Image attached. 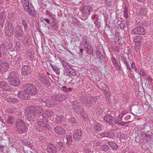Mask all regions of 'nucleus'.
Returning a JSON list of instances; mask_svg holds the SVG:
<instances>
[{
  "label": "nucleus",
  "instance_id": "21",
  "mask_svg": "<svg viewBox=\"0 0 153 153\" xmlns=\"http://www.w3.org/2000/svg\"><path fill=\"white\" fill-rule=\"evenodd\" d=\"M137 12L138 14H140L141 15H145L146 14V10L144 7H141L137 10Z\"/></svg>",
  "mask_w": 153,
  "mask_h": 153
},
{
  "label": "nucleus",
  "instance_id": "36",
  "mask_svg": "<svg viewBox=\"0 0 153 153\" xmlns=\"http://www.w3.org/2000/svg\"><path fill=\"white\" fill-rule=\"evenodd\" d=\"M59 26V24L57 22H54L53 23L52 22L51 27L53 30H57L58 29Z\"/></svg>",
  "mask_w": 153,
  "mask_h": 153
},
{
  "label": "nucleus",
  "instance_id": "24",
  "mask_svg": "<svg viewBox=\"0 0 153 153\" xmlns=\"http://www.w3.org/2000/svg\"><path fill=\"white\" fill-rule=\"evenodd\" d=\"M5 15L4 13L0 14V25L3 28L5 20Z\"/></svg>",
  "mask_w": 153,
  "mask_h": 153
},
{
  "label": "nucleus",
  "instance_id": "25",
  "mask_svg": "<svg viewBox=\"0 0 153 153\" xmlns=\"http://www.w3.org/2000/svg\"><path fill=\"white\" fill-rule=\"evenodd\" d=\"M5 100L10 103H16L18 102V100L15 97H8L6 98Z\"/></svg>",
  "mask_w": 153,
  "mask_h": 153
},
{
  "label": "nucleus",
  "instance_id": "20",
  "mask_svg": "<svg viewBox=\"0 0 153 153\" xmlns=\"http://www.w3.org/2000/svg\"><path fill=\"white\" fill-rule=\"evenodd\" d=\"M84 10L85 13L84 16H88L92 11L91 7L88 6L84 7Z\"/></svg>",
  "mask_w": 153,
  "mask_h": 153
},
{
  "label": "nucleus",
  "instance_id": "34",
  "mask_svg": "<svg viewBox=\"0 0 153 153\" xmlns=\"http://www.w3.org/2000/svg\"><path fill=\"white\" fill-rule=\"evenodd\" d=\"M52 114V112L48 111H46L42 114V116L43 117H51Z\"/></svg>",
  "mask_w": 153,
  "mask_h": 153
},
{
  "label": "nucleus",
  "instance_id": "6",
  "mask_svg": "<svg viewBox=\"0 0 153 153\" xmlns=\"http://www.w3.org/2000/svg\"><path fill=\"white\" fill-rule=\"evenodd\" d=\"M23 88L24 90L27 91L29 96L35 95L37 93V89L34 85L31 84L25 85Z\"/></svg>",
  "mask_w": 153,
  "mask_h": 153
},
{
  "label": "nucleus",
  "instance_id": "12",
  "mask_svg": "<svg viewBox=\"0 0 153 153\" xmlns=\"http://www.w3.org/2000/svg\"><path fill=\"white\" fill-rule=\"evenodd\" d=\"M0 87L3 90L7 91H10L12 90V88L7 83L4 81H2L0 82Z\"/></svg>",
  "mask_w": 153,
  "mask_h": 153
},
{
  "label": "nucleus",
  "instance_id": "2",
  "mask_svg": "<svg viewBox=\"0 0 153 153\" xmlns=\"http://www.w3.org/2000/svg\"><path fill=\"white\" fill-rule=\"evenodd\" d=\"M16 131L19 133L21 134L27 131V128L25 122L21 119H18L15 122Z\"/></svg>",
  "mask_w": 153,
  "mask_h": 153
},
{
  "label": "nucleus",
  "instance_id": "63",
  "mask_svg": "<svg viewBox=\"0 0 153 153\" xmlns=\"http://www.w3.org/2000/svg\"><path fill=\"white\" fill-rule=\"evenodd\" d=\"M147 79L149 82H152L153 81V79L149 77H147Z\"/></svg>",
  "mask_w": 153,
  "mask_h": 153
},
{
  "label": "nucleus",
  "instance_id": "51",
  "mask_svg": "<svg viewBox=\"0 0 153 153\" xmlns=\"http://www.w3.org/2000/svg\"><path fill=\"white\" fill-rule=\"evenodd\" d=\"M86 51L88 54H91L93 52V48H87Z\"/></svg>",
  "mask_w": 153,
  "mask_h": 153
},
{
  "label": "nucleus",
  "instance_id": "55",
  "mask_svg": "<svg viewBox=\"0 0 153 153\" xmlns=\"http://www.w3.org/2000/svg\"><path fill=\"white\" fill-rule=\"evenodd\" d=\"M137 73L140 76H142L143 77L145 76V73L143 71H140L139 72V71H138V73Z\"/></svg>",
  "mask_w": 153,
  "mask_h": 153
},
{
  "label": "nucleus",
  "instance_id": "61",
  "mask_svg": "<svg viewBox=\"0 0 153 153\" xmlns=\"http://www.w3.org/2000/svg\"><path fill=\"white\" fill-rule=\"evenodd\" d=\"M122 60L124 64H125L127 62L126 58L124 57H122Z\"/></svg>",
  "mask_w": 153,
  "mask_h": 153
},
{
  "label": "nucleus",
  "instance_id": "64",
  "mask_svg": "<svg viewBox=\"0 0 153 153\" xmlns=\"http://www.w3.org/2000/svg\"><path fill=\"white\" fill-rule=\"evenodd\" d=\"M45 14L46 15H48L49 16L52 15L50 12H49L48 10L46 11Z\"/></svg>",
  "mask_w": 153,
  "mask_h": 153
},
{
  "label": "nucleus",
  "instance_id": "46",
  "mask_svg": "<svg viewBox=\"0 0 153 153\" xmlns=\"http://www.w3.org/2000/svg\"><path fill=\"white\" fill-rule=\"evenodd\" d=\"M107 137L109 138H113L115 136L114 133L112 131L108 132Z\"/></svg>",
  "mask_w": 153,
  "mask_h": 153
},
{
  "label": "nucleus",
  "instance_id": "27",
  "mask_svg": "<svg viewBox=\"0 0 153 153\" xmlns=\"http://www.w3.org/2000/svg\"><path fill=\"white\" fill-rule=\"evenodd\" d=\"M108 144L114 150H117L118 148V145L115 143L111 142H108Z\"/></svg>",
  "mask_w": 153,
  "mask_h": 153
},
{
  "label": "nucleus",
  "instance_id": "40",
  "mask_svg": "<svg viewBox=\"0 0 153 153\" xmlns=\"http://www.w3.org/2000/svg\"><path fill=\"white\" fill-rule=\"evenodd\" d=\"M71 18L72 19V20H70L69 22L70 23H71L73 24H76L77 25H78L79 22L75 18H74L73 16H71Z\"/></svg>",
  "mask_w": 153,
  "mask_h": 153
},
{
  "label": "nucleus",
  "instance_id": "42",
  "mask_svg": "<svg viewBox=\"0 0 153 153\" xmlns=\"http://www.w3.org/2000/svg\"><path fill=\"white\" fill-rule=\"evenodd\" d=\"M111 60L113 63L114 65V66L116 68H119V66L118 64L117 63V61L116 60V59L115 57H111Z\"/></svg>",
  "mask_w": 153,
  "mask_h": 153
},
{
  "label": "nucleus",
  "instance_id": "9",
  "mask_svg": "<svg viewBox=\"0 0 153 153\" xmlns=\"http://www.w3.org/2000/svg\"><path fill=\"white\" fill-rule=\"evenodd\" d=\"M103 119L105 122L108 123L110 125H114L116 123L115 119L109 114H106L104 117Z\"/></svg>",
  "mask_w": 153,
  "mask_h": 153
},
{
  "label": "nucleus",
  "instance_id": "59",
  "mask_svg": "<svg viewBox=\"0 0 153 153\" xmlns=\"http://www.w3.org/2000/svg\"><path fill=\"white\" fill-rule=\"evenodd\" d=\"M75 121V119L74 118H72L71 119H68V121L69 122L71 123H73Z\"/></svg>",
  "mask_w": 153,
  "mask_h": 153
},
{
  "label": "nucleus",
  "instance_id": "26",
  "mask_svg": "<svg viewBox=\"0 0 153 153\" xmlns=\"http://www.w3.org/2000/svg\"><path fill=\"white\" fill-rule=\"evenodd\" d=\"M123 11V15L126 19H127L128 16V14L130 13L128 11V7H124Z\"/></svg>",
  "mask_w": 153,
  "mask_h": 153
},
{
  "label": "nucleus",
  "instance_id": "1",
  "mask_svg": "<svg viewBox=\"0 0 153 153\" xmlns=\"http://www.w3.org/2000/svg\"><path fill=\"white\" fill-rule=\"evenodd\" d=\"M26 110L27 117L29 120H33L35 117L38 116L42 111V107L38 106L29 107Z\"/></svg>",
  "mask_w": 153,
  "mask_h": 153
},
{
  "label": "nucleus",
  "instance_id": "28",
  "mask_svg": "<svg viewBox=\"0 0 153 153\" xmlns=\"http://www.w3.org/2000/svg\"><path fill=\"white\" fill-rule=\"evenodd\" d=\"M22 24L24 27V30L26 31H27L29 30V27L26 20L25 19L22 20Z\"/></svg>",
  "mask_w": 153,
  "mask_h": 153
},
{
  "label": "nucleus",
  "instance_id": "53",
  "mask_svg": "<svg viewBox=\"0 0 153 153\" xmlns=\"http://www.w3.org/2000/svg\"><path fill=\"white\" fill-rule=\"evenodd\" d=\"M44 21H45L48 24H51L50 20L48 19L44 18V19H42V22H44Z\"/></svg>",
  "mask_w": 153,
  "mask_h": 153
},
{
  "label": "nucleus",
  "instance_id": "17",
  "mask_svg": "<svg viewBox=\"0 0 153 153\" xmlns=\"http://www.w3.org/2000/svg\"><path fill=\"white\" fill-rule=\"evenodd\" d=\"M37 124L44 130L48 129L50 128V126L47 123H45L42 121H39Z\"/></svg>",
  "mask_w": 153,
  "mask_h": 153
},
{
  "label": "nucleus",
  "instance_id": "38",
  "mask_svg": "<svg viewBox=\"0 0 153 153\" xmlns=\"http://www.w3.org/2000/svg\"><path fill=\"white\" fill-rule=\"evenodd\" d=\"M5 28H8L9 29H13V25L9 21H7L5 25Z\"/></svg>",
  "mask_w": 153,
  "mask_h": 153
},
{
  "label": "nucleus",
  "instance_id": "8",
  "mask_svg": "<svg viewBox=\"0 0 153 153\" xmlns=\"http://www.w3.org/2000/svg\"><path fill=\"white\" fill-rule=\"evenodd\" d=\"M132 32L134 34H140L144 35L146 31L144 28L142 27H137L134 28L132 30Z\"/></svg>",
  "mask_w": 153,
  "mask_h": 153
},
{
  "label": "nucleus",
  "instance_id": "15",
  "mask_svg": "<svg viewBox=\"0 0 153 153\" xmlns=\"http://www.w3.org/2000/svg\"><path fill=\"white\" fill-rule=\"evenodd\" d=\"M47 150L48 153H56V147L51 143L48 144Z\"/></svg>",
  "mask_w": 153,
  "mask_h": 153
},
{
  "label": "nucleus",
  "instance_id": "48",
  "mask_svg": "<svg viewBox=\"0 0 153 153\" xmlns=\"http://www.w3.org/2000/svg\"><path fill=\"white\" fill-rule=\"evenodd\" d=\"M30 38V36L29 35L25 34L24 36V39L25 40H26L27 42Z\"/></svg>",
  "mask_w": 153,
  "mask_h": 153
},
{
  "label": "nucleus",
  "instance_id": "32",
  "mask_svg": "<svg viewBox=\"0 0 153 153\" xmlns=\"http://www.w3.org/2000/svg\"><path fill=\"white\" fill-rule=\"evenodd\" d=\"M99 15L96 13L94 14L91 17V19L92 20H94L95 22L98 23V21L99 20Z\"/></svg>",
  "mask_w": 153,
  "mask_h": 153
},
{
  "label": "nucleus",
  "instance_id": "31",
  "mask_svg": "<svg viewBox=\"0 0 153 153\" xmlns=\"http://www.w3.org/2000/svg\"><path fill=\"white\" fill-rule=\"evenodd\" d=\"M51 67L53 68V71L57 74H60V68L56 65H51Z\"/></svg>",
  "mask_w": 153,
  "mask_h": 153
},
{
  "label": "nucleus",
  "instance_id": "18",
  "mask_svg": "<svg viewBox=\"0 0 153 153\" xmlns=\"http://www.w3.org/2000/svg\"><path fill=\"white\" fill-rule=\"evenodd\" d=\"M114 40L117 45H122V37L119 36V33H117L115 34Z\"/></svg>",
  "mask_w": 153,
  "mask_h": 153
},
{
  "label": "nucleus",
  "instance_id": "37",
  "mask_svg": "<svg viewBox=\"0 0 153 153\" xmlns=\"http://www.w3.org/2000/svg\"><path fill=\"white\" fill-rule=\"evenodd\" d=\"M94 129L97 131H100L101 130V125L98 123L95 124L94 126Z\"/></svg>",
  "mask_w": 153,
  "mask_h": 153
},
{
  "label": "nucleus",
  "instance_id": "47",
  "mask_svg": "<svg viewBox=\"0 0 153 153\" xmlns=\"http://www.w3.org/2000/svg\"><path fill=\"white\" fill-rule=\"evenodd\" d=\"M109 149V146L106 145H103L101 148V149L105 151L108 150Z\"/></svg>",
  "mask_w": 153,
  "mask_h": 153
},
{
  "label": "nucleus",
  "instance_id": "23",
  "mask_svg": "<svg viewBox=\"0 0 153 153\" xmlns=\"http://www.w3.org/2000/svg\"><path fill=\"white\" fill-rule=\"evenodd\" d=\"M127 26V22L125 20H122L118 25V28H120L121 29H124Z\"/></svg>",
  "mask_w": 153,
  "mask_h": 153
},
{
  "label": "nucleus",
  "instance_id": "60",
  "mask_svg": "<svg viewBox=\"0 0 153 153\" xmlns=\"http://www.w3.org/2000/svg\"><path fill=\"white\" fill-rule=\"evenodd\" d=\"M50 17L51 19V20L53 21V22H54L55 21V20H56V18L53 16L52 15L50 16Z\"/></svg>",
  "mask_w": 153,
  "mask_h": 153
},
{
  "label": "nucleus",
  "instance_id": "3",
  "mask_svg": "<svg viewBox=\"0 0 153 153\" xmlns=\"http://www.w3.org/2000/svg\"><path fill=\"white\" fill-rule=\"evenodd\" d=\"M9 84L12 86H16L20 84L19 78V75L16 72H11L7 78Z\"/></svg>",
  "mask_w": 153,
  "mask_h": 153
},
{
  "label": "nucleus",
  "instance_id": "58",
  "mask_svg": "<svg viewBox=\"0 0 153 153\" xmlns=\"http://www.w3.org/2000/svg\"><path fill=\"white\" fill-rule=\"evenodd\" d=\"M134 48H139L140 47V42H135Z\"/></svg>",
  "mask_w": 153,
  "mask_h": 153
},
{
  "label": "nucleus",
  "instance_id": "41",
  "mask_svg": "<svg viewBox=\"0 0 153 153\" xmlns=\"http://www.w3.org/2000/svg\"><path fill=\"white\" fill-rule=\"evenodd\" d=\"M97 60L101 62L103 61V60L104 59V57L102 54H99L97 55Z\"/></svg>",
  "mask_w": 153,
  "mask_h": 153
},
{
  "label": "nucleus",
  "instance_id": "49",
  "mask_svg": "<svg viewBox=\"0 0 153 153\" xmlns=\"http://www.w3.org/2000/svg\"><path fill=\"white\" fill-rule=\"evenodd\" d=\"M108 132H105L104 133H101L100 134V136L102 137H107Z\"/></svg>",
  "mask_w": 153,
  "mask_h": 153
},
{
  "label": "nucleus",
  "instance_id": "56",
  "mask_svg": "<svg viewBox=\"0 0 153 153\" xmlns=\"http://www.w3.org/2000/svg\"><path fill=\"white\" fill-rule=\"evenodd\" d=\"M127 112H128L127 111H123L119 114V116H121V117H123V116L124 114L127 113Z\"/></svg>",
  "mask_w": 153,
  "mask_h": 153
},
{
  "label": "nucleus",
  "instance_id": "13",
  "mask_svg": "<svg viewBox=\"0 0 153 153\" xmlns=\"http://www.w3.org/2000/svg\"><path fill=\"white\" fill-rule=\"evenodd\" d=\"M53 130L57 134L60 135H64L65 133V130L62 127L59 126L55 127Z\"/></svg>",
  "mask_w": 153,
  "mask_h": 153
},
{
  "label": "nucleus",
  "instance_id": "43",
  "mask_svg": "<svg viewBox=\"0 0 153 153\" xmlns=\"http://www.w3.org/2000/svg\"><path fill=\"white\" fill-rule=\"evenodd\" d=\"M131 67L132 69H134V70L135 72H136L137 73H138V70L136 67L135 64L134 62H132L131 65Z\"/></svg>",
  "mask_w": 153,
  "mask_h": 153
},
{
  "label": "nucleus",
  "instance_id": "11",
  "mask_svg": "<svg viewBox=\"0 0 153 153\" xmlns=\"http://www.w3.org/2000/svg\"><path fill=\"white\" fill-rule=\"evenodd\" d=\"M17 95L19 98L22 100L28 99L30 97L27 91L25 90L19 91Z\"/></svg>",
  "mask_w": 153,
  "mask_h": 153
},
{
  "label": "nucleus",
  "instance_id": "29",
  "mask_svg": "<svg viewBox=\"0 0 153 153\" xmlns=\"http://www.w3.org/2000/svg\"><path fill=\"white\" fill-rule=\"evenodd\" d=\"M83 104L87 107H90L91 105V103L89 100L84 99L82 100Z\"/></svg>",
  "mask_w": 153,
  "mask_h": 153
},
{
  "label": "nucleus",
  "instance_id": "44",
  "mask_svg": "<svg viewBox=\"0 0 153 153\" xmlns=\"http://www.w3.org/2000/svg\"><path fill=\"white\" fill-rule=\"evenodd\" d=\"M82 43L84 46V48H88V47L91 48V47H92L91 46V45H90V44L85 40L82 42Z\"/></svg>",
  "mask_w": 153,
  "mask_h": 153
},
{
  "label": "nucleus",
  "instance_id": "45",
  "mask_svg": "<svg viewBox=\"0 0 153 153\" xmlns=\"http://www.w3.org/2000/svg\"><path fill=\"white\" fill-rule=\"evenodd\" d=\"M66 99V97L65 95H60L59 96L58 100L59 101H62L65 100Z\"/></svg>",
  "mask_w": 153,
  "mask_h": 153
},
{
  "label": "nucleus",
  "instance_id": "33",
  "mask_svg": "<svg viewBox=\"0 0 153 153\" xmlns=\"http://www.w3.org/2000/svg\"><path fill=\"white\" fill-rule=\"evenodd\" d=\"M64 69V71L66 75H68L69 74H70L71 69L70 65L67 67L66 68H65Z\"/></svg>",
  "mask_w": 153,
  "mask_h": 153
},
{
  "label": "nucleus",
  "instance_id": "5",
  "mask_svg": "<svg viewBox=\"0 0 153 153\" xmlns=\"http://www.w3.org/2000/svg\"><path fill=\"white\" fill-rule=\"evenodd\" d=\"M21 1L24 9L28 12L29 14L33 16L36 15L33 8L29 4V0H21Z\"/></svg>",
  "mask_w": 153,
  "mask_h": 153
},
{
  "label": "nucleus",
  "instance_id": "7",
  "mask_svg": "<svg viewBox=\"0 0 153 153\" xmlns=\"http://www.w3.org/2000/svg\"><path fill=\"white\" fill-rule=\"evenodd\" d=\"M23 34L22 28L20 25L17 26L15 30V35L17 38L18 40L22 39V36Z\"/></svg>",
  "mask_w": 153,
  "mask_h": 153
},
{
  "label": "nucleus",
  "instance_id": "22",
  "mask_svg": "<svg viewBox=\"0 0 153 153\" xmlns=\"http://www.w3.org/2000/svg\"><path fill=\"white\" fill-rule=\"evenodd\" d=\"M6 35L8 37H11L13 35V29L5 28Z\"/></svg>",
  "mask_w": 153,
  "mask_h": 153
},
{
  "label": "nucleus",
  "instance_id": "39",
  "mask_svg": "<svg viewBox=\"0 0 153 153\" xmlns=\"http://www.w3.org/2000/svg\"><path fill=\"white\" fill-rule=\"evenodd\" d=\"M142 39L143 38L141 36H136L134 39V42H140Z\"/></svg>",
  "mask_w": 153,
  "mask_h": 153
},
{
  "label": "nucleus",
  "instance_id": "4",
  "mask_svg": "<svg viewBox=\"0 0 153 153\" xmlns=\"http://www.w3.org/2000/svg\"><path fill=\"white\" fill-rule=\"evenodd\" d=\"M73 108L74 111L76 112L79 114L84 119H88L87 114L84 112L82 106H79L78 102L76 101H74L72 104Z\"/></svg>",
  "mask_w": 153,
  "mask_h": 153
},
{
  "label": "nucleus",
  "instance_id": "10",
  "mask_svg": "<svg viewBox=\"0 0 153 153\" xmlns=\"http://www.w3.org/2000/svg\"><path fill=\"white\" fill-rule=\"evenodd\" d=\"M21 70V73L23 75H29L31 73V69L28 65H23L22 68Z\"/></svg>",
  "mask_w": 153,
  "mask_h": 153
},
{
  "label": "nucleus",
  "instance_id": "19",
  "mask_svg": "<svg viewBox=\"0 0 153 153\" xmlns=\"http://www.w3.org/2000/svg\"><path fill=\"white\" fill-rule=\"evenodd\" d=\"M46 105L48 107H53L57 105V103L52 100H47L45 102Z\"/></svg>",
  "mask_w": 153,
  "mask_h": 153
},
{
  "label": "nucleus",
  "instance_id": "57",
  "mask_svg": "<svg viewBox=\"0 0 153 153\" xmlns=\"http://www.w3.org/2000/svg\"><path fill=\"white\" fill-rule=\"evenodd\" d=\"M21 47V45L20 44V43L19 42H16V48H20Z\"/></svg>",
  "mask_w": 153,
  "mask_h": 153
},
{
  "label": "nucleus",
  "instance_id": "62",
  "mask_svg": "<svg viewBox=\"0 0 153 153\" xmlns=\"http://www.w3.org/2000/svg\"><path fill=\"white\" fill-rule=\"evenodd\" d=\"M70 136H69L68 137H69V140H68V137H66L63 140L64 141H67V142L68 141H69L70 140V139H71L70 138Z\"/></svg>",
  "mask_w": 153,
  "mask_h": 153
},
{
  "label": "nucleus",
  "instance_id": "50",
  "mask_svg": "<svg viewBox=\"0 0 153 153\" xmlns=\"http://www.w3.org/2000/svg\"><path fill=\"white\" fill-rule=\"evenodd\" d=\"M43 83L44 84L45 86L47 87L49 86L50 85V82L47 79L45 80V82H44Z\"/></svg>",
  "mask_w": 153,
  "mask_h": 153
},
{
  "label": "nucleus",
  "instance_id": "35",
  "mask_svg": "<svg viewBox=\"0 0 153 153\" xmlns=\"http://www.w3.org/2000/svg\"><path fill=\"white\" fill-rule=\"evenodd\" d=\"M38 78L40 81H41L42 83L45 81L46 79V77L44 76V75L41 74L39 75Z\"/></svg>",
  "mask_w": 153,
  "mask_h": 153
},
{
  "label": "nucleus",
  "instance_id": "54",
  "mask_svg": "<svg viewBox=\"0 0 153 153\" xmlns=\"http://www.w3.org/2000/svg\"><path fill=\"white\" fill-rule=\"evenodd\" d=\"M125 64V65L127 69L129 71H131V69L130 67L128 62H127Z\"/></svg>",
  "mask_w": 153,
  "mask_h": 153
},
{
  "label": "nucleus",
  "instance_id": "52",
  "mask_svg": "<svg viewBox=\"0 0 153 153\" xmlns=\"http://www.w3.org/2000/svg\"><path fill=\"white\" fill-rule=\"evenodd\" d=\"M62 64L64 68H66L69 65L68 64V63L65 61H63L62 62Z\"/></svg>",
  "mask_w": 153,
  "mask_h": 153
},
{
  "label": "nucleus",
  "instance_id": "14",
  "mask_svg": "<svg viewBox=\"0 0 153 153\" xmlns=\"http://www.w3.org/2000/svg\"><path fill=\"white\" fill-rule=\"evenodd\" d=\"M82 132L80 129L76 130L74 133L73 137L75 140H78L81 139Z\"/></svg>",
  "mask_w": 153,
  "mask_h": 153
},
{
  "label": "nucleus",
  "instance_id": "16",
  "mask_svg": "<svg viewBox=\"0 0 153 153\" xmlns=\"http://www.w3.org/2000/svg\"><path fill=\"white\" fill-rule=\"evenodd\" d=\"M9 65L7 62H3L0 66V71L1 72H4L7 70Z\"/></svg>",
  "mask_w": 153,
  "mask_h": 153
},
{
  "label": "nucleus",
  "instance_id": "30",
  "mask_svg": "<svg viewBox=\"0 0 153 153\" xmlns=\"http://www.w3.org/2000/svg\"><path fill=\"white\" fill-rule=\"evenodd\" d=\"M14 122V120L12 116H10L7 120V123L9 125H12Z\"/></svg>",
  "mask_w": 153,
  "mask_h": 153
}]
</instances>
